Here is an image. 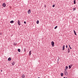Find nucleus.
Listing matches in <instances>:
<instances>
[{
    "instance_id": "1",
    "label": "nucleus",
    "mask_w": 78,
    "mask_h": 78,
    "mask_svg": "<svg viewBox=\"0 0 78 78\" xmlns=\"http://www.w3.org/2000/svg\"><path fill=\"white\" fill-rule=\"evenodd\" d=\"M64 73L65 75H67L68 74L67 72L66 71V69H65V71H64Z\"/></svg>"
},
{
    "instance_id": "2",
    "label": "nucleus",
    "mask_w": 78,
    "mask_h": 78,
    "mask_svg": "<svg viewBox=\"0 0 78 78\" xmlns=\"http://www.w3.org/2000/svg\"><path fill=\"white\" fill-rule=\"evenodd\" d=\"M51 44L52 45V47H54V45L55 44V43H54V42L52 41L51 42Z\"/></svg>"
},
{
    "instance_id": "3",
    "label": "nucleus",
    "mask_w": 78,
    "mask_h": 78,
    "mask_svg": "<svg viewBox=\"0 0 78 78\" xmlns=\"http://www.w3.org/2000/svg\"><path fill=\"white\" fill-rule=\"evenodd\" d=\"M18 24L19 25H20V21L19 20H18Z\"/></svg>"
},
{
    "instance_id": "4",
    "label": "nucleus",
    "mask_w": 78,
    "mask_h": 78,
    "mask_svg": "<svg viewBox=\"0 0 78 78\" xmlns=\"http://www.w3.org/2000/svg\"><path fill=\"white\" fill-rule=\"evenodd\" d=\"M2 6L3 7H6V4L5 3H4L2 4Z\"/></svg>"
},
{
    "instance_id": "5",
    "label": "nucleus",
    "mask_w": 78,
    "mask_h": 78,
    "mask_svg": "<svg viewBox=\"0 0 78 78\" xmlns=\"http://www.w3.org/2000/svg\"><path fill=\"white\" fill-rule=\"evenodd\" d=\"M28 14H30V13H31V10L29 9L28 10Z\"/></svg>"
},
{
    "instance_id": "6",
    "label": "nucleus",
    "mask_w": 78,
    "mask_h": 78,
    "mask_svg": "<svg viewBox=\"0 0 78 78\" xmlns=\"http://www.w3.org/2000/svg\"><path fill=\"white\" fill-rule=\"evenodd\" d=\"M22 78H25V75H24V74L22 75Z\"/></svg>"
},
{
    "instance_id": "7",
    "label": "nucleus",
    "mask_w": 78,
    "mask_h": 78,
    "mask_svg": "<svg viewBox=\"0 0 78 78\" xmlns=\"http://www.w3.org/2000/svg\"><path fill=\"white\" fill-rule=\"evenodd\" d=\"M65 47V46L64 45H63L62 47V50H64Z\"/></svg>"
},
{
    "instance_id": "8",
    "label": "nucleus",
    "mask_w": 78,
    "mask_h": 78,
    "mask_svg": "<svg viewBox=\"0 0 78 78\" xmlns=\"http://www.w3.org/2000/svg\"><path fill=\"white\" fill-rule=\"evenodd\" d=\"M31 51H30L29 52V55H30V56L31 55Z\"/></svg>"
},
{
    "instance_id": "9",
    "label": "nucleus",
    "mask_w": 78,
    "mask_h": 78,
    "mask_svg": "<svg viewBox=\"0 0 78 78\" xmlns=\"http://www.w3.org/2000/svg\"><path fill=\"white\" fill-rule=\"evenodd\" d=\"M11 60V58L9 57L8 58V61H10Z\"/></svg>"
},
{
    "instance_id": "10",
    "label": "nucleus",
    "mask_w": 78,
    "mask_h": 78,
    "mask_svg": "<svg viewBox=\"0 0 78 78\" xmlns=\"http://www.w3.org/2000/svg\"><path fill=\"white\" fill-rule=\"evenodd\" d=\"M74 34H75L76 36V32L75 31V30H74Z\"/></svg>"
},
{
    "instance_id": "11",
    "label": "nucleus",
    "mask_w": 78,
    "mask_h": 78,
    "mask_svg": "<svg viewBox=\"0 0 78 78\" xmlns=\"http://www.w3.org/2000/svg\"><path fill=\"white\" fill-rule=\"evenodd\" d=\"M10 23H14V21L13 20H12L10 22Z\"/></svg>"
},
{
    "instance_id": "12",
    "label": "nucleus",
    "mask_w": 78,
    "mask_h": 78,
    "mask_svg": "<svg viewBox=\"0 0 78 78\" xmlns=\"http://www.w3.org/2000/svg\"><path fill=\"white\" fill-rule=\"evenodd\" d=\"M67 51H68V53H69L70 52V49H69V48H68Z\"/></svg>"
},
{
    "instance_id": "13",
    "label": "nucleus",
    "mask_w": 78,
    "mask_h": 78,
    "mask_svg": "<svg viewBox=\"0 0 78 78\" xmlns=\"http://www.w3.org/2000/svg\"><path fill=\"white\" fill-rule=\"evenodd\" d=\"M39 20H38L37 21V24H39Z\"/></svg>"
},
{
    "instance_id": "14",
    "label": "nucleus",
    "mask_w": 78,
    "mask_h": 78,
    "mask_svg": "<svg viewBox=\"0 0 78 78\" xmlns=\"http://www.w3.org/2000/svg\"><path fill=\"white\" fill-rule=\"evenodd\" d=\"M61 76H63V75H64V74H63V73H61Z\"/></svg>"
},
{
    "instance_id": "15",
    "label": "nucleus",
    "mask_w": 78,
    "mask_h": 78,
    "mask_svg": "<svg viewBox=\"0 0 78 78\" xmlns=\"http://www.w3.org/2000/svg\"><path fill=\"white\" fill-rule=\"evenodd\" d=\"M73 2H74V4H76V0H74V1H73Z\"/></svg>"
},
{
    "instance_id": "16",
    "label": "nucleus",
    "mask_w": 78,
    "mask_h": 78,
    "mask_svg": "<svg viewBox=\"0 0 78 78\" xmlns=\"http://www.w3.org/2000/svg\"><path fill=\"white\" fill-rule=\"evenodd\" d=\"M18 51H19V52H20V49H18Z\"/></svg>"
},
{
    "instance_id": "17",
    "label": "nucleus",
    "mask_w": 78,
    "mask_h": 78,
    "mask_svg": "<svg viewBox=\"0 0 78 78\" xmlns=\"http://www.w3.org/2000/svg\"><path fill=\"white\" fill-rule=\"evenodd\" d=\"M12 65L13 66L15 64V63L14 62H13L12 63Z\"/></svg>"
},
{
    "instance_id": "18",
    "label": "nucleus",
    "mask_w": 78,
    "mask_h": 78,
    "mask_svg": "<svg viewBox=\"0 0 78 78\" xmlns=\"http://www.w3.org/2000/svg\"><path fill=\"white\" fill-rule=\"evenodd\" d=\"M66 70H67V69H68V66H66Z\"/></svg>"
},
{
    "instance_id": "19",
    "label": "nucleus",
    "mask_w": 78,
    "mask_h": 78,
    "mask_svg": "<svg viewBox=\"0 0 78 78\" xmlns=\"http://www.w3.org/2000/svg\"><path fill=\"white\" fill-rule=\"evenodd\" d=\"M69 69H71V67L70 66V65H69Z\"/></svg>"
},
{
    "instance_id": "20",
    "label": "nucleus",
    "mask_w": 78,
    "mask_h": 78,
    "mask_svg": "<svg viewBox=\"0 0 78 78\" xmlns=\"http://www.w3.org/2000/svg\"><path fill=\"white\" fill-rule=\"evenodd\" d=\"M14 45H17V43H14Z\"/></svg>"
},
{
    "instance_id": "21",
    "label": "nucleus",
    "mask_w": 78,
    "mask_h": 78,
    "mask_svg": "<svg viewBox=\"0 0 78 78\" xmlns=\"http://www.w3.org/2000/svg\"><path fill=\"white\" fill-rule=\"evenodd\" d=\"M76 9V8H73V11H75V10Z\"/></svg>"
},
{
    "instance_id": "22",
    "label": "nucleus",
    "mask_w": 78,
    "mask_h": 78,
    "mask_svg": "<svg viewBox=\"0 0 78 78\" xmlns=\"http://www.w3.org/2000/svg\"><path fill=\"white\" fill-rule=\"evenodd\" d=\"M58 28V26H56L55 27V29H56Z\"/></svg>"
},
{
    "instance_id": "23",
    "label": "nucleus",
    "mask_w": 78,
    "mask_h": 78,
    "mask_svg": "<svg viewBox=\"0 0 78 78\" xmlns=\"http://www.w3.org/2000/svg\"><path fill=\"white\" fill-rule=\"evenodd\" d=\"M55 5H52V7H53V8H54V7H55Z\"/></svg>"
},
{
    "instance_id": "24",
    "label": "nucleus",
    "mask_w": 78,
    "mask_h": 78,
    "mask_svg": "<svg viewBox=\"0 0 78 78\" xmlns=\"http://www.w3.org/2000/svg\"><path fill=\"white\" fill-rule=\"evenodd\" d=\"M24 23H25V24H26V22L25 21H24Z\"/></svg>"
},
{
    "instance_id": "25",
    "label": "nucleus",
    "mask_w": 78,
    "mask_h": 78,
    "mask_svg": "<svg viewBox=\"0 0 78 78\" xmlns=\"http://www.w3.org/2000/svg\"><path fill=\"white\" fill-rule=\"evenodd\" d=\"M66 48H67V47H68L67 45H66Z\"/></svg>"
},
{
    "instance_id": "26",
    "label": "nucleus",
    "mask_w": 78,
    "mask_h": 78,
    "mask_svg": "<svg viewBox=\"0 0 78 78\" xmlns=\"http://www.w3.org/2000/svg\"><path fill=\"white\" fill-rule=\"evenodd\" d=\"M71 67H72V65L71 64L70 66Z\"/></svg>"
},
{
    "instance_id": "27",
    "label": "nucleus",
    "mask_w": 78,
    "mask_h": 78,
    "mask_svg": "<svg viewBox=\"0 0 78 78\" xmlns=\"http://www.w3.org/2000/svg\"><path fill=\"white\" fill-rule=\"evenodd\" d=\"M70 49H72V48H71V47H70Z\"/></svg>"
},
{
    "instance_id": "28",
    "label": "nucleus",
    "mask_w": 78,
    "mask_h": 78,
    "mask_svg": "<svg viewBox=\"0 0 78 78\" xmlns=\"http://www.w3.org/2000/svg\"><path fill=\"white\" fill-rule=\"evenodd\" d=\"M69 47H70V45L69 44Z\"/></svg>"
},
{
    "instance_id": "29",
    "label": "nucleus",
    "mask_w": 78,
    "mask_h": 78,
    "mask_svg": "<svg viewBox=\"0 0 78 78\" xmlns=\"http://www.w3.org/2000/svg\"><path fill=\"white\" fill-rule=\"evenodd\" d=\"M45 8H46V6H45V5H44Z\"/></svg>"
},
{
    "instance_id": "30",
    "label": "nucleus",
    "mask_w": 78,
    "mask_h": 78,
    "mask_svg": "<svg viewBox=\"0 0 78 78\" xmlns=\"http://www.w3.org/2000/svg\"><path fill=\"white\" fill-rule=\"evenodd\" d=\"M1 72H2V71H3V70H1Z\"/></svg>"
},
{
    "instance_id": "31",
    "label": "nucleus",
    "mask_w": 78,
    "mask_h": 78,
    "mask_svg": "<svg viewBox=\"0 0 78 78\" xmlns=\"http://www.w3.org/2000/svg\"><path fill=\"white\" fill-rule=\"evenodd\" d=\"M24 51H25V49H24Z\"/></svg>"
},
{
    "instance_id": "32",
    "label": "nucleus",
    "mask_w": 78,
    "mask_h": 78,
    "mask_svg": "<svg viewBox=\"0 0 78 78\" xmlns=\"http://www.w3.org/2000/svg\"><path fill=\"white\" fill-rule=\"evenodd\" d=\"M64 78H66V77H64Z\"/></svg>"
},
{
    "instance_id": "33",
    "label": "nucleus",
    "mask_w": 78,
    "mask_h": 78,
    "mask_svg": "<svg viewBox=\"0 0 78 78\" xmlns=\"http://www.w3.org/2000/svg\"><path fill=\"white\" fill-rule=\"evenodd\" d=\"M38 78H40V77H38Z\"/></svg>"
},
{
    "instance_id": "34",
    "label": "nucleus",
    "mask_w": 78,
    "mask_h": 78,
    "mask_svg": "<svg viewBox=\"0 0 78 78\" xmlns=\"http://www.w3.org/2000/svg\"><path fill=\"white\" fill-rule=\"evenodd\" d=\"M66 78H67V77H66Z\"/></svg>"
},
{
    "instance_id": "35",
    "label": "nucleus",
    "mask_w": 78,
    "mask_h": 78,
    "mask_svg": "<svg viewBox=\"0 0 78 78\" xmlns=\"http://www.w3.org/2000/svg\"><path fill=\"white\" fill-rule=\"evenodd\" d=\"M2 34H1V35Z\"/></svg>"
},
{
    "instance_id": "36",
    "label": "nucleus",
    "mask_w": 78,
    "mask_h": 78,
    "mask_svg": "<svg viewBox=\"0 0 78 78\" xmlns=\"http://www.w3.org/2000/svg\"><path fill=\"white\" fill-rule=\"evenodd\" d=\"M2 34H1V35Z\"/></svg>"
}]
</instances>
